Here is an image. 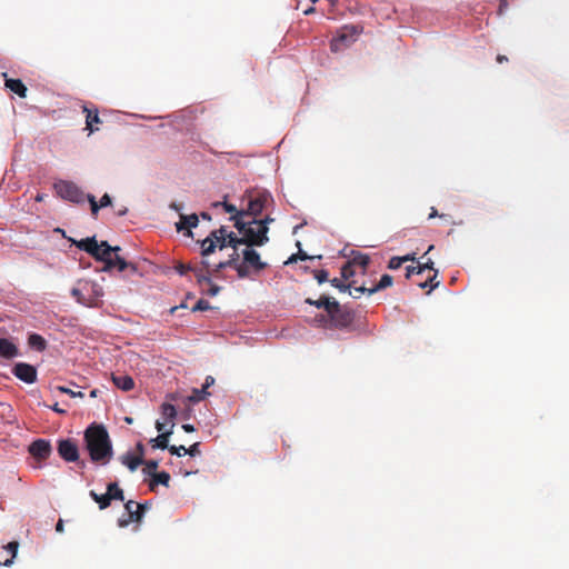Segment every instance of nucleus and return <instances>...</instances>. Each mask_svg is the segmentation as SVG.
<instances>
[{
    "instance_id": "f257e3e1",
    "label": "nucleus",
    "mask_w": 569,
    "mask_h": 569,
    "mask_svg": "<svg viewBox=\"0 0 569 569\" xmlns=\"http://www.w3.org/2000/svg\"><path fill=\"white\" fill-rule=\"evenodd\" d=\"M73 243L77 246V248L86 251L96 260L103 262L104 266L101 269L102 271L109 272L113 269H117L118 271L122 272L128 267H130L132 271L137 270L133 264L128 263L118 254V252L121 250L118 246L111 247L107 241L98 243L96 237H88L79 241H73Z\"/></svg>"
},
{
    "instance_id": "f03ea898",
    "label": "nucleus",
    "mask_w": 569,
    "mask_h": 569,
    "mask_svg": "<svg viewBox=\"0 0 569 569\" xmlns=\"http://www.w3.org/2000/svg\"><path fill=\"white\" fill-rule=\"evenodd\" d=\"M83 441L92 462L104 466L112 459V442L102 425H90L84 431Z\"/></svg>"
},
{
    "instance_id": "7ed1b4c3",
    "label": "nucleus",
    "mask_w": 569,
    "mask_h": 569,
    "mask_svg": "<svg viewBox=\"0 0 569 569\" xmlns=\"http://www.w3.org/2000/svg\"><path fill=\"white\" fill-rule=\"evenodd\" d=\"M230 220L234 222V228L241 234V241L247 247H261L269 241V228L266 226V221H257V219L244 221L237 217H231Z\"/></svg>"
},
{
    "instance_id": "20e7f679",
    "label": "nucleus",
    "mask_w": 569,
    "mask_h": 569,
    "mask_svg": "<svg viewBox=\"0 0 569 569\" xmlns=\"http://www.w3.org/2000/svg\"><path fill=\"white\" fill-rule=\"evenodd\" d=\"M239 244H244L241 237H237L233 232H227V228L221 226L219 229L212 230L210 234L201 241V254L207 257L214 252L216 248L222 250L226 247H232L237 250Z\"/></svg>"
},
{
    "instance_id": "39448f33",
    "label": "nucleus",
    "mask_w": 569,
    "mask_h": 569,
    "mask_svg": "<svg viewBox=\"0 0 569 569\" xmlns=\"http://www.w3.org/2000/svg\"><path fill=\"white\" fill-rule=\"evenodd\" d=\"M57 194L73 203H83L87 194L72 181L59 180L53 184Z\"/></svg>"
},
{
    "instance_id": "423d86ee",
    "label": "nucleus",
    "mask_w": 569,
    "mask_h": 569,
    "mask_svg": "<svg viewBox=\"0 0 569 569\" xmlns=\"http://www.w3.org/2000/svg\"><path fill=\"white\" fill-rule=\"evenodd\" d=\"M328 317L330 318L332 327L337 329L348 328L355 319L353 312L347 307L341 306L335 299H332Z\"/></svg>"
},
{
    "instance_id": "0eeeda50",
    "label": "nucleus",
    "mask_w": 569,
    "mask_h": 569,
    "mask_svg": "<svg viewBox=\"0 0 569 569\" xmlns=\"http://www.w3.org/2000/svg\"><path fill=\"white\" fill-rule=\"evenodd\" d=\"M59 456L67 462H78L81 468L86 467L83 460L79 461V449L77 443L71 439H62L58 441L57 447Z\"/></svg>"
},
{
    "instance_id": "6e6552de",
    "label": "nucleus",
    "mask_w": 569,
    "mask_h": 569,
    "mask_svg": "<svg viewBox=\"0 0 569 569\" xmlns=\"http://www.w3.org/2000/svg\"><path fill=\"white\" fill-rule=\"evenodd\" d=\"M12 373L21 381L26 383H34L37 381V369L36 367L26 363L18 362L12 368Z\"/></svg>"
},
{
    "instance_id": "1a4fd4ad",
    "label": "nucleus",
    "mask_w": 569,
    "mask_h": 569,
    "mask_svg": "<svg viewBox=\"0 0 569 569\" xmlns=\"http://www.w3.org/2000/svg\"><path fill=\"white\" fill-rule=\"evenodd\" d=\"M124 509L127 512V517L122 516L118 519V525L121 528L128 527L131 522H140L141 518V507H137V502L133 500H129L124 505Z\"/></svg>"
},
{
    "instance_id": "9d476101",
    "label": "nucleus",
    "mask_w": 569,
    "mask_h": 569,
    "mask_svg": "<svg viewBox=\"0 0 569 569\" xmlns=\"http://www.w3.org/2000/svg\"><path fill=\"white\" fill-rule=\"evenodd\" d=\"M52 448L49 440L38 439L29 446L30 455L39 461L48 459L51 455Z\"/></svg>"
},
{
    "instance_id": "9b49d317",
    "label": "nucleus",
    "mask_w": 569,
    "mask_h": 569,
    "mask_svg": "<svg viewBox=\"0 0 569 569\" xmlns=\"http://www.w3.org/2000/svg\"><path fill=\"white\" fill-rule=\"evenodd\" d=\"M425 270H432L433 274L429 276L425 281H418L417 284L422 289L429 287V293L430 291L436 289L440 283L438 280H436L438 276V270L433 268V261L431 259H428V261H426L425 263L418 264V273H423Z\"/></svg>"
},
{
    "instance_id": "f8f14e48",
    "label": "nucleus",
    "mask_w": 569,
    "mask_h": 569,
    "mask_svg": "<svg viewBox=\"0 0 569 569\" xmlns=\"http://www.w3.org/2000/svg\"><path fill=\"white\" fill-rule=\"evenodd\" d=\"M269 199L270 196L266 192L258 193L256 197L250 198L248 208L244 210L246 216H251L256 219V217L263 211Z\"/></svg>"
},
{
    "instance_id": "ddd939ff",
    "label": "nucleus",
    "mask_w": 569,
    "mask_h": 569,
    "mask_svg": "<svg viewBox=\"0 0 569 569\" xmlns=\"http://www.w3.org/2000/svg\"><path fill=\"white\" fill-rule=\"evenodd\" d=\"M199 223V216L196 213L183 214L180 213V219L176 223V229L178 232L186 230L187 237H192V228H196Z\"/></svg>"
},
{
    "instance_id": "4468645a",
    "label": "nucleus",
    "mask_w": 569,
    "mask_h": 569,
    "mask_svg": "<svg viewBox=\"0 0 569 569\" xmlns=\"http://www.w3.org/2000/svg\"><path fill=\"white\" fill-rule=\"evenodd\" d=\"M191 271L193 272L200 288H202L204 283H210L211 269L208 261L202 260L199 264L191 266Z\"/></svg>"
},
{
    "instance_id": "2eb2a0df",
    "label": "nucleus",
    "mask_w": 569,
    "mask_h": 569,
    "mask_svg": "<svg viewBox=\"0 0 569 569\" xmlns=\"http://www.w3.org/2000/svg\"><path fill=\"white\" fill-rule=\"evenodd\" d=\"M242 254L243 261L256 272H259L267 267V263L261 261L260 254L252 249V247L244 249Z\"/></svg>"
},
{
    "instance_id": "dca6fc26",
    "label": "nucleus",
    "mask_w": 569,
    "mask_h": 569,
    "mask_svg": "<svg viewBox=\"0 0 569 569\" xmlns=\"http://www.w3.org/2000/svg\"><path fill=\"white\" fill-rule=\"evenodd\" d=\"M87 297L92 300L90 307H98L100 298L103 296L102 287L94 281H83Z\"/></svg>"
},
{
    "instance_id": "f3484780",
    "label": "nucleus",
    "mask_w": 569,
    "mask_h": 569,
    "mask_svg": "<svg viewBox=\"0 0 569 569\" xmlns=\"http://www.w3.org/2000/svg\"><path fill=\"white\" fill-rule=\"evenodd\" d=\"M358 32V28L355 26L345 27L342 32L331 42L332 50H338L340 44L348 46L352 40L351 38Z\"/></svg>"
},
{
    "instance_id": "a211bd4d",
    "label": "nucleus",
    "mask_w": 569,
    "mask_h": 569,
    "mask_svg": "<svg viewBox=\"0 0 569 569\" xmlns=\"http://www.w3.org/2000/svg\"><path fill=\"white\" fill-rule=\"evenodd\" d=\"M82 111L86 113V129L89 130L90 133L98 130L94 124L101 123V119L98 114V109H90L87 106L82 107Z\"/></svg>"
},
{
    "instance_id": "6ab92c4d",
    "label": "nucleus",
    "mask_w": 569,
    "mask_h": 569,
    "mask_svg": "<svg viewBox=\"0 0 569 569\" xmlns=\"http://www.w3.org/2000/svg\"><path fill=\"white\" fill-rule=\"evenodd\" d=\"M19 355L18 348L14 343L6 338L0 339V356L7 359H12Z\"/></svg>"
},
{
    "instance_id": "aec40b11",
    "label": "nucleus",
    "mask_w": 569,
    "mask_h": 569,
    "mask_svg": "<svg viewBox=\"0 0 569 569\" xmlns=\"http://www.w3.org/2000/svg\"><path fill=\"white\" fill-rule=\"evenodd\" d=\"M87 200L89 201L90 203V207H91V213L92 216L97 217L98 214V211L100 208H103V207H108L111 204V198L108 193H104L99 203L96 201V198L92 194H87Z\"/></svg>"
},
{
    "instance_id": "412c9836",
    "label": "nucleus",
    "mask_w": 569,
    "mask_h": 569,
    "mask_svg": "<svg viewBox=\"0 0 569 569\" xmlns=\"http://www.w3.org/2000/svg\"><path fill=\"white\" fill-rule=\"evenodd\" d=\"M112 381L117 388L123 391H130L134 388L133 379L128 375L112 376Z\"/></svg>"
},
{
    "instance_id": "4be33fe9",
    "label": "nucleus",
    "mask_w": 569,
    "mask_h": 569,
    "mask_svg": "<svg viewBox=\"0 0 569 569\" xmlns=\"http://www.w3.org/2000/svg\"><path fill=\"white\" fill-rule=\"evenodd\" d=\"M71 296L77 300V302L83 306L90 307V305H92V300L87 297L83 281L80 282L78 288H72Z\"/></svg>"
},
{
    "instance_id": "5701e85b",
    "label": "nucleus",
    "mask_w": 569,
    "mask_h": 569,
    "mask_svg": "<svg viewBox=\"0 0 569 569\" xmlns=\"http://www.w3.org/2000/svg\"><path fill=\"white\" fill-rule=\"evenodd\" d=\"M6 87L21 98H24L27 96V87L20 79H7Z\"/></svg>"
},
{
    "instance_id": "b1692460",
    "label": "nucleus",
    "mask_w": 569,
    "mask_h": 569,
    "mask_svg": "<svg viewBox=\"0 0 569 569\" xmlns=\"http://www.w3.org/2000/svg\"><path fill=\"white\" fill-rule=\"evenodd\" d=\"M349 262L352 263L353 267H360L362 269V273H366L370 263V257L367 253L356 252Z\"/></svg>"
},
{
    "instance_id": "393cba45",
    "label": "nucleus",
    "mask_w": 569,
    "mask_h": 569,
    "mask_svg": "<svg viewBox=\"0 0 569 569\" xmlns=\"http://www.w3.org/2000/svg\"><path fill=\"white\" fill-rule=\"evenodd\" d=\"M120 460L124 466L129 468L130 471H134L140 465L143 463L141 457H137V455H132L130 452L121 456Z\"/></svg>"
},
{
    "instance_id": "a878e982",
    "label": "nucleus",
    "mask_w": 569,
    "mask_h": 569,
    "mask_svg": "<svg viewBox=\"0 0 569 569\" xmlns=\"http://www.w3.org/2000/svg\"><path fill=\"white\" fill-rule=\"evenodd\" d=\"M173 423L171 425V428H173ZM172 433V429L168 430L167 432L160 433L157 438L151 439V445L153 448L159 449H169V437Z\"/></svg>"
},
{
    "instance_id": "bb28decb",
    "label": "nucleus",
    "mask_w": 569,
    "mask_h": 569,
    "mask_svg": "<svg viewBox=\"0 0 569 569\" xmlns=\"http://www.w3.org/2000/svg\"><path fill=\"white\" fill-rule=\"evenodd\" d=\"M170 475L167 471L157 472L152 476V479L149 483L150 490H154L157 485H163L166 487L169 486Z\"/></svg>"
},
{
    "instance_id": "cd10ccee",
    "label": "nucleus",
    "mask_w": 569,
    "mask_h": 569,
    "mask_svg": "<svg viewBox=\"0 0 569 569\" xmlns=\"http://www.w3.org/2000/svg\"><path fill=\"white\" fill-rule=\"evenodd\" d=\"M392 282L393 278L390 274H383L379 282L375 287L369 289V295H373L380 290L391 287Z\"/></svg>"
},
{
    "instance_id": "c85d7f7f",
    "label": "nucleus",
    "mask_w": 569,
    "mask_h": 569,
    "mask_svg": "<svg viewBox=\"0 0 569 569\" xmlns=\"http://www.w3.org/2000/svg\"><path fill=\"white\" fill-rule=\"evenodd\" d=\"M331 302L332 300L326 296L320 297L318 300H312L310 298L306 299V303L310 306H315L317 308H323L329 313V310L331 309Z\"/></svg>"
},
{
    "instance_id": "c756f323",
    "label": "nucleus",
    "mask_w": 569,
    "mask_h": 569,
    "mask_svg": "<svg viewBox=\"0 0 569 569\" xmlns=\"http://www.w3.org/2000/svg\"><path fill=\"white\" fill-rule=\"evenodd\" d=\"M90 497L99 505L101 510L108 508L111 502V496L107 492L103 495H98L93 490L90 491Z\"/></svg>"
},
{
    "instance_id": "7c9ffc66",
    "label": "nucleus",
    "mask_w": 569,
    "mask_h": 569,
    "mask_svg": "<svg viewBox=\"0 0 569 569\" xmlns=\"http://www.w3.org/2000/svg\"><path fill=\"white\" fill-rule=\"evenodd\" d=\"M213 206L214 207L222 206L226 212L232 213L231 217H237L239 219H243V217H246L244 210H238L236 208V206H233L231 203H228L226 201H223V202H214Z\"/></svg>"
},
{
    "instance_id": "2f4dec72",
    "label": "nucleus",
    "mask_w": 569,
    "mask_h": 569,
    "mask_svg": "<svg viewBox=\"0 0 569 569\" xmlns=\"http://www.w3.org/2000/svg\"><path fill=\"white\" fill-rule=\"evenodd\" d=\"M107 493L111 496V500H124L123 490L117 482H111L107 486Z\"/></svg>"
},
{
    "instance_id": "473e14b6",
    "label": "nucleus",
    "mask_w": 569,
    "mask_h": 569,
    "mask_svg": "<svg viewBox=\"0 0 569 569\" xmlns=\"http://www.w3.org/2000/svg\"><path fill=\"white\" fill-rule=\"evenodd\" d=\"M161 413L166 420L172 421L177 416V410L173 405L164 402L161 406Z\"/></svg>"
},
{
    "instance_id": "72a5a7b5",
    "label": "nucleus",
    "mask_w": 569,
    "mask_h": 569,
    "mask_svg": "<svg viewBox=\"0 0 569 569\" xmlns=\"http://www.w3.org/2000/svg\"><path fill=\"white\" fill-rule=\"evenodd\" d=\"M29 345L37 350L42 351L46 349L47 343L40 335L33 333L29 337Z\"/></svg>"
},
{
    "instance_id": "f704fd0d",
    "label": "nucleus",
    "mask_w": 569,
    "mask_h": 569,
    "mask_svg": "<svg viewBox=\"0 0 569 569\" xmlns=\"http://www.w3.org/2000/svg\"><path fill=\"white\" fill-rule=\"evenodd\" d=\"M209 395L208 391H204V389H192L191 395L188 397V400L192 403H197L202 401L207 396Z\"/></svg>"
},
{
    "instance_id": "c9c22d12",
    "label": "nucleus",
    "mask_w": 569,
    "mask_h": 569,
    "mask_svg": "<svg viewBox=\"0 0 569 569\" xmlns=\"http://www.w3.org/2000/svg\"><path fill=\"white\" fill-rule=\"evenodd\" d=\"M220 287L214 284L211 280L210 283H204V286L201 288V292L206 293L210 297H214L219 293Z\"/></svg>"
},
{
    "instance_id": "e433bc0d",
    "label": "nucleus",
    "mask_w": 569,
    "mask_h": 569,
    "mask_svg": "<svg viewBox=\"0 0 569 569\" xmlns=\"http://www.w3.org/2000/svg\"><path fill=\"white\" fill-rule=\"evenodd\" d=\"M144 463V468H143V472L148 476H153L154 473H157V469H158V461L157 460H148V461H143Z\"/></svg>"
},
{
    "instance_id": "4c0bfd02",
    "label": "nucleus",
    "mask_w": 569,
    "mask_h": 569,
    "mask_svg": "<svg viewBox=\"0 0 569 569\" xmlns=\"http://www.w3.org/2000/svg\"><path fill=\"white\" fill-rule=\"evenodd\" d=\"M18 547H19V543L17 541H11L6 546V549L11 552L12 557H11V559L6 560L3 562V566L8 567V566L12 565L13 558L16 557L17 551H18Z\"/></svg>"
},
{
    "instance_id": "58836bf2",
    "label": "nucleus",
    "mask_w": 569,
    "mask_h": 569,
    "mask_svg": "<svg viewBox=\"0 0 569 569\" xmlns=\"http://www.w3.org/2000/svg\"><path fill=\"white\" fill-rule=\"evenodd\" d=\"M355 276V267L349 261L345 263L341 268V277L343 280H349Z\"/></svg>"
},
{
    "instance_id": "ea45409f",
    "label": "nucleus",
    "mask_w": 569,
    "mask_h": 569,
    "mask_svg": "<svg viewBox=\"0 0 569 569\" xmlns=\"http://www.w3.org/2000/svg\"><path fill=\"white\" fill-rule=\"evenodd\" d=\"M234 269L239 278H248L250 274V267L244 261L239 264H234Z\"/></svg>"
},
{
    "instance_id": "a19ab883",
    "label": "nucleus",
    "mask_w": 569,
    "mask_h": 569,
    "mask_svg": "<svg viewBox=\"0 0 569 569\" xmlns=\"http://www.w3.org/2000/svg\"><path fill=\"white\" fill-rule=\"evenodd\" d=\"M211 309V306L209 303V301L204 300V299H200L197 301V303L192 307V311L196 312V311H206V310H209Z\"/></svg>"
},
{
    "instance_id": "79ce46f5",
    "label": "nucleus",
    "mask_w": 569,
    "mask_h": 569,
    "mask_svg": "<svg viewBox=\"0 0 569 569\" xmlns=\"http://www.w3.org/2000/svg\"><path fill=\"white\" fill-rule=\"evenodd\" d=\"M313 277L317 279V281L319 283H323L326 281H328V278H329V273L327 270H315L313 271Z\"/></svg>"
},
{
    "instance_id": "37998d69",
    "label": "nucleus",
    "mask_w": 569,
    "mask_h": 569,
    "mask_svg": "<svg viewBox=\"0 0 569 569\" xmlns=\"http://www.w3.org/2000/svg\"><path fill=\"white\" fill-rule=\"evenodd\" d=\"M330 283L332 287L337 288L340 291H347L350 289L351 284H346L343 281L339 280L338 278H333L330 280Z\"/></svg>"
},
{
    "instance_id": "c03bdc74",
    "label": "nucleus",
    "mask_w": 569,
    "mask_h": 569,
    "mask_svg": "<svg viewBox=\"0 0 569 569\" xmlns=\"http://www.w3.org/2000/svg\"><path fill=\"white\" fill-rule=\"evenodd\" d=\"M229 267H232V261H221L218 264H216L213 269H211V276Z\"/></svg>"
},
{
    "instance_id": "a18cd8bd",
    "label": "nucleus",
    "mask_w": 569,
    "mask_h": 569,
    "mask_svg": "<svg viewBox=\"0 0 569 569\" xmlns=\"http://www.w3.org/2000/svg\"><path fill=\"white\" fill-rule=\"evenodd\" d=\"M401 257H392L388 262V268L391 270L399 269L402 266Z\"/></svg>"
},
{
    "instance_id": "49530a36",
    "label": "nucleus",
    "mask_w": 569,
    "mask_h": 569,
    "mask_svg": "<svg viewBox=\"0 0 569 569\" xmlns=\"http://www.w3.org/2000/svg\"><path fill=\"white\" fill-rule=\"evenodd\" d=\"M57 389H58L60 392H62V393H67V395H69V396H70V397H72V398H74V397H80V398H82V397H83V393H82L81 391L76 392V391H73V390H71V389H69V388H67V387H63V386H59V387H57Z\"/></svg>"
},
{
    "instance_id": "de8ad7c7",
    "label": "nucleus",
    "mask_w": 569,
    "mask_h": 569,
    "mask_svg": "<svg viewBox=\"0 0 569 569\" xmlns=\"http://www.w3.org/2000/svg\"><path fill=\"white\" fill-rule=\"evenodd\" d=\"M186 453H188L191 457H194V456L199 455L200 453V443L199 442H194L193 445H191L186 450Z\"/></svg>"
},
{
    "instance_id": "09e8293b",
    "label": "nucleus",
    "mask_w": 569,
    "mask_h": 569,
    "mask_svg": "<svg viewBox=\"0 0 569 569\" xmlns=\"http://www.w3.org/2000/svg\"><path fill=\"white\" fill-rule=\"evenodd\" d=\"M168 450H169V452H170L171 455H176V456H178V457H181V456H182V452H183V453H186V450H187V449L184 448V446H179V447H177V446H170Z\"/></svg>"
},
{
    "instance_id": "8fccbe9b",
    "label": "nucleus",
    "mask_w": 569,
    "mask_h": 569,
    "mask_svg": "<svg viewBox=\"0 0 569 569\" xmlns=\"http://www.w3.org/2000/svg\"><path fill=\"white\" fill-rule=\"evenodd\" d=\"M369 289L370 288H366L365 286H360V287H355L353 288V297L355 298H359L360 295L367 292L369 295ZM350 295H352V292H350Z\"/></svg>"
},
{
    "instance_id": "3c124183",
    "label": "nucleus",
    "mask_w": 569,
    "mask_h": 569,
    "mask_svg": "<svg viewBox=\"0 0 569 569\" xmlns=\"http://www.w3.org/2000/svg\"><path fill=\"white\" fill-rule=\"evenodd\" d=\"M176 270H177L181 276H184L188 271H191V264L179 263V264L176 267Z\"/></svg>"
},
{
    "instance_id": "603ef678",
    "label": "nucleus",
    "mask_w": 569,
    "mask_h": 569,
    "mask_svg": "<svg viewBox=\"0 0 569 569\" xmlns=\"http://www.w3.org/2000/svg\"><path fill=\"white\" fill-rule=\"evenodd\" d=\"M297 259L307 260L310 259V257L306 252L300 250L297 254L291 256L288 262L296 261Z\"/></svg>"
},
{
    "instance_id": "864d4df0",
    "label": "nucleus",
    "mask_w": 569,
    "mask_h": 569,
    "mask_svg": "<svg viewBox=\"0 0 569 569\" xmlns=\"http://www.w3.org/2000/svg\"><path fill=\"white\" fill-rule=\"evenodd\" d=\"M413 274H419L418 273V266L417 267L408 266L406 268V278L410 279Z\"/></svg>"
},
{
    "instance_id": "5fc2aeb1",
    "label": "nucleus",
    "mask_w": 569,
    "mask_h": 569,
    "mask_svg": "<svg viewBox=\"0 0 569 569\" xmlns=\"http://www.w3.org/2000/svg\"><path fill=\"white\" fill-rule=\"evenodd\" d=\"M508 7H509L508 0H500L499 8H498V14H503V12L508 10Z\"/></svg>"
},
{
    "instance_id": "6e6d98bb",
    "label": "nucleus",
    "mask_w": 569,
    "mask_h": 569,
    "mask_svg": "<svg viewBox=\"0 0 569 569\" xmlns=\"http://www.w3.org/2000/svg\"><path fill=\"white\" fill-rule=\"evenodd\" d=\"M214 383V378L211 377V376H207L206 380H204V383L202 386V389H204V391H207V389L209 387H211L212 385Z\"/></svg>"
},
{
    "instance_id": "4d7b16f0",
    "label": "nucleus",
    "mask_w": 569,
    "mask_h": 569,
    "mask_svg": "<svg viewBox=\"0 0 569 569\" xmlns=\"http://www.w3.org/2000/svg\"><path fill=\"white\" fill-rule=\"evenodd\" d=\"M435 217L445 218V217H446V214H443V213L439 214V213H438V211H437V209L432 207V208H431V211H430V213H429V219H432V218H435Z\"/></svg>"
},
{
    "instance_id": "13d9d810",
    "label": "nucleus",
    "mask_w": 569,
    "mask_h": 569,
    "mask_svg": "<svg viewBox=\"0 0 569 569\" xmlns=\"http://www.w3.org/2000/svg\"><path fill=\"white\" fill-rule=\"evenodd\" d=\"M401 260L403 263L408 262V261H415L416 260L415 253H408L406 256H402Z\"/></svg>"
},
{
    "instance_id": "bf43d9fd",
    "label": "nucleus",
    "mask_w": 569,
    "mask_h": 569,
    "mask_svg": "<svg viewBox=\"0 0 569 569\" xmlns=\"http://www.w3.org/2000/svg\"><path fill=\"white\" fill-rule=\"evenodd\" d=\"M137 451H138L137 457H141V459L143 460L144 447H143V445L141 442H139L137 445Z\"/></svg>"
},
{
    "instance_id": "052dcab7",
    "label": "nucleus",
    "mask_w": 569,
    "mask_h": 569,
    "mask_svg": "<svg viewBox=\"0 0 569 569\" xmlns=\"http://www.w3.org/2000/svg\"><path fill=\"white\" fill-rule=\"evenodd\" d=\"M169 207H170V209L179 212V214L181 213L180 211L182 210V204L177 203V202H171Z\"/></svg>"
},
{
    "instance_id": "680f3d73",
    "label": "nucleus",
    "mask_w": 569,
    "mask_h": 569,
    "mask_svg": "<svg viewBox=\"0 0 569 569\" xmlns=\"http://www.w3.org/2000/svg\"><path fill=\"white\" fill-rule=\"evenodd\" d=\"M238 253L233 252L230 257V259H228L227 261H232V267L231 268H234V264H239L238 263Z\"/></svg>"
},
{
    "instance_id": "e2e57ef3",
    "label": "nucleus",
    "mask_w": 569,
    "mask_h": 569,
    "mask_svg": "<svg viewBox=\"0 0 569 569\" xmlns=\"http://www.w3.org/2000/svg\"><path fill=\"white\" fill-rule=\"evenodd\" d=\"M164 426H166V425H164L163 422H160V421H157V422H156V429H157L160 433L166 432V431H164Z\"/></svg>"
},
{
    "instance_id": "0e129e2a",
    "label": "nucleus",
    "mask_w": 569,
    "mask_h": 569,
    "mask_svg": "<svg viewBox=\"0 0 569 569\" xmlns=\"http://www.w3.org/2000/svg\"><path fill=\"white\" fill-rule=\"evenodd\" d=\"M182 429L186 432H193L194 431V427L192 425H189V423L182 425Z\"/></svg>"
},
{
    "instance_id": "69168bd1",
    "label": "nucleus",
    "mask_w": 569,
    "mask_h": 569,
    "mask_svg": "<svg viewBox=\"0 0 569 569\" xmlns=\"http://www.w3.org/2000/svg\"><path fill=\"white\" fill-rule=\"evenodd\" d=\"M56 530L58 532H62L63 531V521L61 519L57 522Z\"/></svg>"
},
{
    "instance_id": "338daca9",
    "label": "nucleus",
    "mask_w": 569,
    "mask_h": 569,
    "mask_svg": "<svg viewBox=\"0 0 569 569\" xmlns=\"http://www.w3.org/2000/svg\"><path fill=\"white\" fill-rule=\"evenodd\" d=\"M505 61H508V58L506 56H503V54H498L497 56V62L498 63H502Z\"/></svg>"
},
{
    "instance_id": "774afa93",
    "label": "nucleus",
    "mask_w": 569,
    "mask_h": 569,
    "mask_svg": "<svg viewBox=\"0 0 569 569\" xmlns=\"http://www.w3.org/2000/svg\"><path fill=\"white\" fill-rule=\"evenodd\" d=\"M200 217H201L202 219H204V220H208V221H210V220H211V216H210L208 212H206V211L201 212V213H200Z\"/></svg>"
}]
</instances>
